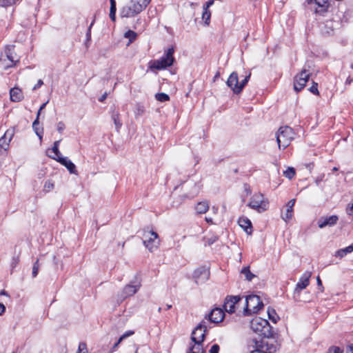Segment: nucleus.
<instances>
[{
    "instance_id": "obj_1",
    "label": "nucleus",
    "mask_w": 353,
    "mask_h": 353,
    "mask_svg": "<svg viewBox=\"0 0 353 353\" xmlns=\"http://www.w3.org/2000/svg\"><path fill=\"white\" fill-rule=\"evenodd\" d=\"M151 0H131L130 3L123 6L120 10L121 17H132L140 13L146 8Z\"/></svg>"
},
{
    "instance_id": "obj_2",
    "label": "nucleus",
    "mask_w": 353,
    "mask_h": 353,
    "mask_svg": "<svg viewBox=\"0 0 353 353\" xmlns=\"http://www.w3.org/2000/svg\"><path fill=\"white\" fill-rule=\"evenodd\" d=\"M252 331L260 336L269 338L272 336L271 327L269 322L261 317H255L250 322Z\"/></svg>"
},
{
    "instance_id": "obj_3",
    "label": "nucleus",
    "mask_w": 353,
    "mask_h": 353,
    "mask_svg": "<svg viewBox=\"0 0 353 353\" xmlns=\"http://www.w3.org/2000/svg\"><path fill=\"white\" fill-rule=\"evenodd\" d=\"M263 307V303L258 295H248L245 298V307L243 308L244 315H250L257 313Z\"/></svg>"
},
{
    "instance_id": "obj_4",
    "label": "nucleus",
    "mask_w": 353,
    "mask_h": 353,
    "mask_svg": "<svg viewBox=\"0 0 353 353\" xmlns=\"http://www.w3.org/2000/svg\"><path fill=\"white\" fill-rule=\"evenodd\" d=\"M174 52V48L172 47V48H168L164 56H163L159 59L153 61L151 63V64L150 65V69H152V70L155 69V70H163L168 67L171 66L173 64L174 61V58L173 56Z\"/></svg>"
},
{
    "instance_id": "obj_5",
    "label": "nucleus",
    "mask_w": 353,
    "mask_h": 353,
    "mask_svg": "<svg viewBox=\"0 0 353 353\" xmlns=\"http://www.w3.org/2000/svg\"><path fill=\"white\" fill-rule=\"evenodd\" d=\"M142 239L144 245L151 252L156 250L160 245V240L157 233L149 229L143 230Z\"/></svg>"
},
{
    "instance_id": "obj_6",
    "label": "nucleus",
    "mask_w": 353,
    "mask_h": 353,
    "mask_svg": "<svg viewBox=\"0 0 353 353\" xmlns=\"http://www.w3.org/2000/svg\"><path fill=\"white\" fill-rule=\"evenodd\" d=\"M294 132L293 130L288 126L281 127L276 133V141L279 148L281 149L286 148L294 139Z\"/></svg>"
},
{
    "instance_id": "obj_7",
    "label": "nucleus",
    "mask_w": 353,
    "mask_h": 353,
    "mask_svg": "<svg viewBox=\"0 0 353 353\" xmlns=\"http://www.w3.org/2000/svg\"><path fill=\"white\" fill-rule=\"evenodd\" d=\"M311 275L312 273L310 272L306 271L300 277L293 292V298L296 301H309L308 299H302L301 297V292L309 285Z\"/></svg>"
},
{
    "instance_id": "obj_8",
    "label": "nucleus",
    "mask_w": 353,
    "mask_h": 353,
    "mask_svg": "<svg viewBox=\"0 0 353 353\" xmlns=\"http://www.w3.org/2000/svg\"><path fill=\"white\" fill-rule=\"evenodd\" d=\"M248 206L261 213L268 210L269 203L262 194L257 193L251 197Z\"/></svg>"
},
{
    "instance_id": "obj_9",
    "label": "nucleus",
    "mask_w": 353,
    "mask_h": 353,
    "mask_svg": "<svg viewBox=\"0 0 353 353\" xmlns=\"http://www.w3.org/2000/svg\"><path fill=\"white\" fill-rule=\"evenodd\" d=\"M14 48V46H7L4 50V55H1L0 58V61L2 62H6V61L4 57L9 61L10 63H6L5 65L6 69L14 66L19 61L20 58L15 53Z\"/></svg>"
},
{
    "instance_id": "obj_10",
    "label": "nucleus",
    "mask_w": 353,
    "mask_h": 353,
    "mask_svg": "<svg viewBox=\"0 0 353 353\" xmlns=\"http://www.w3.org/2000/svg\"><path fill=\"white\" fill-rule=\"evenodd\" d=\"M205 324V321H201L192 331L191 336V340L192 342H203L205 332L208 330L207 325Z\"/></svg>"
},
{
    "instance_id": "obj_11",
    "label": "nucleus",
    "mask_w": 353,
    "mask_h": 353,
    "mask_svg": "<svg viewBox=\"0 0 353 353\" xmlns=\"http://www.w3.org/2000/svg\"><path fill=\"white\" fill-rule=\"evenodd\" d=\"M310 74L305 69H303L294 77V89L296 92L301 91L308 81Z\"/></svg>"
},
{
    "instance_id": "obj_12",
    "label": "nucleus",
    "mask_w": 353,
    "mask_h": 353,
    "mask_svg": "<svg viewBox=\"0 0 353 353\" xmlns=\"http://www.w3.org/2000/svg\"><path fill=\"white\" fill-rule=\"evenodd\" d=\"M241 297L240 296H228L225 298L224 303L225 310L228 313H233L235 311V307L239 304Z\"/></svg>"
},
{
    "instance_id": "obj_13",
    "label": "nucleus",
    "mask_w": 353,
    "mask_h": 353,
    "mask_svg": "<svg viewBox=\"0 0 353 353\" xmlns=\"http://www.w3.org/2000/svg\"><path fill=\"white\" fill-rule=\"evenodd\" d=\"M225 317V312L224 311L219 308V307H215L210 313L205 316L206 319H208V321L211 323H218L223 321Z\"/></svg>"
},
{
    "instance_id": "obj_14",
    "label": "nucleus",
    "mask_w": 353,
    "mask_h": 353,
    "mask_svg": "<svg viewBox=\"0 0 353 353\" xmlns=\"http://www.w3.org/2000/svg\"><path fill=\"white\" fill-rule=\"evenodd\" d=\"M52 159L64 165L70 174H77L75 165L67 157H58V158L52 157Z\"/></svg>"
},
{
    "instance_id": "obj_15",
    "label": "nucleus",
    "mask_w": 353,
    "mask_h": 353,
    "mask_svg": "<svg viewBox=\"0 0 353 353\" xmlns=\"http://www.w3.org/2000/svg\"><path fill=\"white\" fill-rule=\"evenodd\" d=\"M338 21L332 20L326 21L323 26L321 28V32L324 35H332L334 32V30L338 26Z\"/></svg>"
},
{
    "instance_id": "obj_16",
    "label": "nucleus",
    "mask_w": 353,
    "mask_h": 353,
    "mask_svg": "<svg viewBox=\"0 0 353 353\" xmlns=\"http://www.w3.org/2000/svg\"><path fill=\"white\" fill-rule=\"evenodd\" d=\"M338 219V216L336 215L321 217L318 221V225L320 228H323L326 226H332L336 223Z\"/></svg>"
},
{
    "instance_id": "obj_17",
    "label": "nucleus",
    "mask_w": 353,
    "mask_h": 353,
    "mask_svg": "<svg viewBox=\"0 0 353 353\" xmlns=\"http://www.w3.org/2000/svg\"><path fill=\"white\" fill-rule=\"evenodd\" d=\"M208 276L209 271L205 267L199 268L194 272V277L196 283L206 281Z\"/></svg>"
},
{
    "instance_id": "obj_18",
    "label": "nucleus",
    "mask_w": 353,
    "mask_h": 353,
    "mask_svg": "<svg viewBox=\"0 0 353 353\" xmlns=\"http://www.w3.org/2000/svg\"><path fill=\"white\" fill-rule=\"evenodd\" d=\"M14 135L12 130H8L3 137L0 138V150H7L9 146V143Z\"/></svg>"
},
{
    "instance_id": "obj_19",
    "label": "nucleus",
    "mask_w": 353,
    "mask_h": 353,
    "mask_svg": "<svg viewBox=\"0 0 353 353\" xmlns=\"http://www.w3.org/2000/svg\"><path fill=\"white\" fill-rule=\"evenodd\" d=\"M10 100L14 102H19L24 98L22 90L17 87L12 88L10 90Z\"/></svg>"
},
{
    "instance_id": "obj_20",
    "label": "nucleus",
    "mask_w": 353,
    "mask_h": 353,
    "mask_svg": "<svg viewBox=\"0 0 353 353\" xmlns=\"http://www.w3.org/2000/svg\"><path fill=\"white\" fill-rule=\"evenodd\" d=\"M140 288V284L127 285L122 291V296L123 299L134 294Z\"/></svg>"
},
{
    "instance_id": "obj_21",
    "label": "nucleus",
    "mask_w": 353,
    "mask_h": 353,
    "mask_svg": "<svg viewBox=\"0 0 353 353\" xmlns=\"http://www.w3.org/2000/svg\"><path fill=\"white\" fill-rule=\"evenodd\" d=\"M227 85L234 92L235 88L238 87L239 85L238 74L236 72L231 73L229 78L228 79Z\"/></svg>"
},
{
    "instance_id": "obj_22",
    "label": "nucleus",
    "mask_w": 353,
    "mask_h": 353,
    "mask_svg": "<svg viewBox=\"0 0 353 353\" xmlns=\"http://www.w3.org/2000/svg\"><path fill=\"white\" fill-rule=\"evenodd\" d=\"M239 225L248 234L252 233V223L248 218L241 217L239 219Z\"/></svg>"
},
{
    "instance_id": "obj_23",
    "label": "nucleus",
    "mask_w": 353,
    "mask_h": 353,
    "mask_svg": "<svg viewBox=\"0 0 353 353\" xmlns=\"http://www.w3.org/2000/svg\"><path fill=\"white\" fill-rule=\"evenodd\" d=\"M294 203H295V199H291V200H290L288 202V203L286 205V207H287L286 212H285L284 216H283V219L285 221H288V220L292 219V212H293V207L294 205Z\"/></svg>"
},
{
    "instance_id": "obj_24",
    "label": "nucleus",
    "mask_w": 353,
    "mask_h": 353,
    "mask_svg": "<svg viewBox=\"0 0 353 353\" xmlns=\"http://www.w3.org/2000/svg\"><path fill=\"white\" fill-rule=\"evenodd\" d=\"M194 344L191 345L187 353H205L203 347V343L193 342Z\"/></svg>"
},
{
    "instance_id": "obj_25",
    "label": "nucleus",
    "mask_w": 353,
    "mask_h": 353,
    "mask_svg": "<svg viewBox=\"0 0 353 353\" xmlns=\"http://www.w3.org/2000/svg\"><path fill=\"white\" fill-rule=\"evenodd\" d=\"M308 3H311L313 0H306ZM315 3L318 6L319 8H321L320 10L316 9V12H321L325 11L326 8L328 6V0H314Z\"/></svg>"
},
{
    "instance_id": "obj_26",
    "label": "nucleus",
    "mask_w": 353,
    "mask_h": 353,
    "mask_svg": "<svg viewBox=\"0 0 353 353\" xmlns=\"http://www.w3.org/2000/svg\"><path fill=\"white\" fill-rule=\"evenodd\" d=\"M308 3H311L313 0H306ZM315 3L318 6L319 8H321L320 10L316 9V12H321L325 11L326 8L328 6V0H314Z\"/></svg>"
},
{
    "instance_id": "obj_27",
    "label": "nucleus",
    "mask_w": 353,
    "mask_h": 353,
    "mask_svg": "<svg viewBox=\"0 0 353 353\" xmlns=\"http://www.w3.org/2000/svg\"><path fill=\"white\" fill-rule=\"evenodd\" d=\"M352 252H353V243L345 248L340 249L338 251H336L335 253V256L342 259L346 254L351 253Z\"/></svg>"
},
{
    "instance_id": "obj_28",
    "label": "nucleus",
    "mask_w": 353,
    "mask_h": 353,
    "mask_svg": "<svg viewBox=\"0 0 353 353\" xmlns=\"http://www.w3.org/2000/svg\"><path fill=\"white\" fill-rule=\"evenodd\" d=\"M209 209V204L206 201H201L197 203L195 207V210L199 214H204Z\"/></svg>"
},
{
    "instance_id": "obj_29",
    "label": "nucleus",
    "mask_w": 353,
    "mask_h": 353,
    "mask_svg": "<svg viewBox=\"0 0 353 353\" xmlns=\"http://www.w3.org/2000/svg\"><path fill=\"white\" fill-rule=\"evenodd\" d=\"M250 75H251V74L250 73L248 75H247L245 77V79L241 83L239 82L238 87H236L235 90H234V93L235 94H239V93H240L242 91V90L243 89L245 85L248 82V80H249V79L250 77Z\"/></svg>"
},
{
    "instance_id": "obj_30",
    "label": "nucleus",
    "mask_w": 353,
    "mask_h": 353,
    "mask_svg": "<svg viewBox=\"0 0 353 353\" xmlns=\"http://www.w3.org/2000/svg\"><path fill=\"white\" fill-rule=\"evenodd\" d=\"M110 18L112 21H115L116 19V1L115 0H110Z\"/></svg>"
},
{
    "instance_id": "obj_31",
    "label": "nucleus",
    "mask_w": 353,
    "mask_h": 353,
    "mask_svg": "<svg viewBox=\"0 0 353 353\" xmlns=\"http://www.w3.org/2000/svg\"><path fill=\"white\" fill-rule=\"evenodd\" d=\"M112 119L113 120V122L116 126V129L117 131L119 130V129L121 128V125H122V123L121 122L119 121V114L118 112H114L112 115Z\"/></svg>"
},
{
    "instance_id": "obj_32",
    "label": "nucleus",
    "mask_w": 353,
    "mask_h": 353,
    "mask_svg": "<svg viewBox=\"0 0 353 353\" xmlns=\"http://www.w3.org/2000/svg\"><path fill=\"white\" fill-rule=\"evenodd\" d=\"M241 274H244V276H245V279L248 281H251L252 280V279L254 277H255V275L250 272L248 266L243 268L241 270Z\"/></svg>"
},
{
    "instance_id": "obj_33",
    "label": "nucleus",
    "mask_w": 353,
    "mask_h": 353,
    "mask_svg": "<svg viewBox=\"0 0 353 353\" xmlns=\"http://www.w3.org/2000/svg\"><path fill=\"white\" fill-rule=\"evenodd\" d=\"M137 37V34L132 31V30H128L124 34V37L129 39V43L128 45H129L130 43L133 42Z\"/></svg>"
},
{
    "instance_id": "obj_34",
    "label": "nucleus",
    "mask_w": 353,
    "mask_h": 353,
    "mask_svg": "<svg viewBox=\"0 0 353 353\" xmlns=\"http://www.w3.org/2000/svg\"><path fill=\"white\" fill-rule=\"evenodd\" d=\"M60 141H61V139L54 141V143L53 144V147L52 148V152L54 153V157H56V158H58V157H61V153L59 150V145ZM50 157L52 159L53 157Z\"/></svg>"
},
{
    "instance_id": "obj_35",
    "label": "nucleus",
    "mask_w": 353,
    "mask_h": 353,
    "mask_svg": "<svg viewBox=\"0 0 353 353\" xmlns=\"http://www.w3.org/2000/svg\"><path fill=\"white\" fill-rule=\"evenodd\" d=\"M268 314L269 319L273 322L276 323L277 320L279 319L278 315L276 314L275 310L274 309H268Z\"/></svg>"
},
{
    "instance_id": "obj_36",
    "label": "nucleus",
    "mask_w": 353,
    "mask_h": 353,
    "mask_svg": "<svg viewBox=\"0 0 353 353\" xmlns=\"http://www.w3.org/2000/svg\"><path fill=\"white\" fill-rule=\"evenodd\" d=\"M155 98L157 101L161 102H164L170 100L169 95L163 92L156 94Z\"/></svg>"
},
{
    "instance_id": "obj_37",
    "label": "nucleus",
    "mask_w": 353,
    "mask_h": 353,
    "mask_svg": "<svg viewBox=\"0 0 353 353\" xmlns=\"http://www.w3.org/2000/svg\"><path fill=\"white\" fill-rule=\"evenodd\" d=\"M211 13L208 10H203L202 14V19L204 20L205 24L208 26L210 24Z\"/></svg>"
},
{
    "instance_id": "obj_38",
    "label": "nucleus",
    "mask_w": 353,
    "mask_h": 353,
    "mask_svg": "<svg viewBox=\"0 0 353 353\" xmlns=\"http://www.w3.org/2000/svg\"><path fill=\"white\" fill-rule=\"evenodd\" d=\"M283 174L285 177L289 179H292L295 175V170L293 168H288L284 172Z\"/></svg>"
},
{
    "instance_id": "obj_39",
    "label": "nucleus",
    "mask_w": 353,
    "mask_h": 353,
    "mask_svg": "<svg viewBox=\"0 0 353 353\" xmlns=\"http://www.w3.org/2000/svg\"><path fill=\"white\" fill-rule=\"evenodd\" d=\"M218 237L214 235H212L210 236H205L204 238L205 240V245H210L213 244L215 241H216Z\"/></svg>"
},
{
    "instance_id": "obj_40",
    "label": "nucleus",
    "mask_w": 353,
    "mask_h": 353,
    "mask_svg": "<svg viewBox=\"0 0 353 353\" xmlns=\"http://www.w3.org/2000/svg\"><path fill=\"white\" fill-rule=\"evenodd\" d=\"M54 183L51 181L50 180H48L46 181L44 185H43V191L48 192L51 191L54 188Z\"/></svg>"
},
{
    "instance_id": "obj_41",
    "label": "nucleus",
    "mask_w": 353,
    "mask_h": 353,
    "mask_svg": "<svg viewBox=\"0 0 353 353\" xmlns=\"http://www.w3.org/2000/svg\"><path fill=\"white\" fill-rule=\"evenodd\" d=\"M39 269V260L37 259L33 264L32 272V277L35 278L37 276Z\"/></svg>"
},
{
    "instance_id": "obj_42",
    "label": "nucleus",
    "mask_w": 353,
    "mask_h": 353,
    "mask_svg": "<svg viewBox=\"0 0 353 353\" xmlns=\"http://www.w3.org/2000/svg\"><path fill=\"white\" fill-rule=\"evenodd\" d=\"M77 353H88L85 343L81 342L79 343Z\"/></svg>"
},
{
    "instance_id": "obj_43",
    "label": "nucleus",
    "mask_w": 353,
    "mask_h": 353,
    "mask_svg": "<svg viewBox=\"0 0 353 353\" xmlns=\"http://www.w3.org/2000/svg\"><path fill=\"white\" fill-rule=\"evenodd\" d=\"M39 119L38 117H37L36 119L32 123V128H34L37 135L39 137L40 139L42 138V132H39L38 131V129L37 128V125H39Z\"/></svg>"
},
{
    "instance_id": "obj_44",
    "label": "nucleus",
    "mask_w": 353,
    "mask_h": 353,
    "mask_svg": "<svg viewBox=\"0 0 353 353\" xmlns=\"http://www.w3.org/2000/svg\"><path fill=\"white\" fill-rule=\"evenodd\" d=\"M134 333V331L132 330H129V331H127L126 332H125L123 335H121L119 338H120V341H123V340H124L125 339H126L127 337L128 336H130L132 335H133Z\"/></svg>"
},
{
    "instance_id": "obj_45",
    "label": "nucleus",
    "mask_w": 353,
    "mask_h": 353,
    "mask_svg": "<svg viewBox=\"0 0 353 353\" xmlns=\"http://www.w3.org/2000/svg\"><path fill=\"white\" fill-rule=\"evenodd\" d=\"M65 125L64 124L63 122L62 121H59L58 123H57V131L59 132V133H62L63 131L65 130Z\"/></svg>"
},
{
    "instance_id": "obj_46",
    "label": "nucleus",
    "mask_w": 353,
    "mask_h": 353,
    "mask_svg": "<svg viewBox=\"0 0 353 353\" xmlns=\"http://www.w3.org/2000/svg\"><path fill=\"white\" fill-rule=\"evenodd\" d=\"M310 91L314 94H319V90L317 88V83H314L313 85L310 88Z\"/></svg>"
},
{
    "instance_id": "obj_47",
    "label": "nucleus",
    "mask_w": 353,
    "mask_h": 353,
    "mask_svg": "<svg viewBox=\"0 0 353 353\" xmlns=\"http://www.w3.org/2000/svg\"><path fill=\"white\" fill-rule=\"evenodd\" d=\"M219 346L217 344H214L210 350H209V353H219Z\"/></svg>"
},
{
    "instance_id": "obj_48",
    "label": "nucleus",
    "mask_w": 353,
    "mask_h": 353,
    "mask_svg": "<svg viewBox=\"0 0 353 353\" xmlns=\"http://www.w3.org/2000/svg\"><path fill=\"white\" fill-rule=\"evenodd\" d=\"M327 353H342V351L338 347H332L329 349Z\"/></svg>"
},
{
    "instance_id": "obj_49",
    "label": "nucleus",
    "mask_w": 353,
    "mask_h": 353,
    "mask_svg": "<svg viewBox=\"0 0 353 353\" xmlns=\"http://www.w3.org/2000/svg\"><path fill=\"white\" fill-rule=\"evenodd\" d=\"M346 212L349 215L353 214V203L349 204L346 208Z\"/></svg>"
},
{
    "instance_id": "obj_50",
    "label": "nucleus",
    "mask_w": 353,
    "mask_h": 353,
    "mask_svg": "<svg viewBox=\"0 0 353 353\" xmlns=\"http://www.w3.org/2000/svg\"><path fill=\"white\" fill-rule=\"evenodd\" d=\"M316 281H317V285H318V287H319V289L321 291V292H323V285H322V281L320 279L319 276H317V279H316Z\"/></svg>"
},
{
    "instance_id": "obj_51",
    "label": "nucleus",
    "mask_w": 353,
    "mask_h": 353,
    "mask_svg": "<svg viewBox=\"0 0 353 353\" xmlns=\"http://www.w3.org/2000/svg\"><path fill=\"white\" fill-rule=\"evenodd\" d=\"M122 341H120V338L119 339V340L117 341V342H116L114 345L112 346V347L111 348L110 350V353L114 352L117 348L118 347L119 345L121 343Z\"/></svg>"
},
{
    "instance_id": "obj_52",
    "label": "nucleus",
    "mask_w": 353,
    "mask_h": 353,
    "mask_svg": "<svg viewBox=\"0 0 353 353\" xmlns=\"http://www.w3.org/2000/svg\"><path fill=\"white\" fill-rule=\"evenodd\" d=\"M214 1V0H210L208 1L205 5L203 6V10H208V8L213 5Z\"/></svg>"
},
{
    "instance_id": "obj_53",
    "label": "nucleus",
    "mask_w": 353,
    "mask_h": 353,
    "mask_svg": "<svg viewBox=\"0 0 353 353\" xmlns=\"http://www.w3.org/2000/svg\"><path fill=\"white\" fill-rule=\"evenodd\" d=\"M43 84V81H42L41 79H39V80L37 81V84H36V85H34V86L33 87V88H32V89H33L34 90H37V88H39V87H41Z\"/></svg>"
},
{
    "instance_id": "obj_54",
    "label": "nucleus",
    "mask_w": 353,
    "mask_h": 353,
    "mask_svg": "<svg viewBox=\"0 0 353 353\" xmlns=\"http://www.w3.org/2000/svg\"><path fill=\"white\" fill-rule=\"evenodd\" d=\"M6 311V307L5 305L0 303V315H2Z\"/></svg>"
},
{
    "instance_id": "obj_55",
    "label": "nucleus",
    "mask_w": 353,
    "mask_h": 353,
    "mask_svg": "<svg viewBox=\"0 0 353 353\" xmlns=\"http://www.w3.org/2000/svg\"><path fill=\"white\" fill-rule=\"evenodd\" d=\"M345 353H353V344L348 346Z\"/></svg>"
},
{
    "instance_id": "obj_56",
    "label": "nucleus",
    "mask_w": 353,
    "mask_h": 353,
    "mask_svg": "<svg viewBox=\"0 0 353 353\" xmlns=\"http://www.w3.org/2000/svg\"><path fill=\"white\" fill-rule=\"evenodd\" d=\"M250 353H266V352L264 351L260 350L259 349H256L254 350L251 351Z\"/></svg>"
},
{
    "instance_id": "obj_57",
    "label": "nucleus",
    "mask_w": 353,
    "mask_h": 353,
    "mask_svg": "<svg viewBox=\"0 0 353 353\" xmlns=\"http://www.w3.org/2000/svg\"><path fill=\"white\" fill-rule=\"evenodd\" d=\"M107 97V93H104L99 99L100 101H103Z\"/></svg>"
},
{
    "instance_id": "obj_58",
    "label": "nucleus",
    "mask_w": 353,
    "mask_h": 353,
    "mask_svg": "<svg viewBox=\"0 0 353 353\" xmlns=\"http://www.w3.org/2000/svg\"><path fill=\"white\" fill-rule=\"evenodd\" d=\"M48 103V101H47L46 103H43V104L40 106V108H39L40 110H43L46 108V105H47V103Z\"/></svg>"
},
{
    "instance_id": "obj_59",
    "label": "nucleus",
    "mask_w": 353,
    "mask_h": 353,
    "mask_svg": "<svg viewBox=\"0 0 353 353\" xmlns=\"http://www.w3.org/2000/svg\"><path fill=\"white\" fill-rule=\"evenodd\" d=\"M138 112L139 114H142L143 112V108L142 106H139Z\"/></svg>"
},
{
    "instance_id": "obj_60",
    "label": "nucleus",
    "mask_w": 353,
    "mask_h": 353,
    "mask_svg": "<svg viewBox=\"0 0 353 353\" xmlns=\"http://www.w3.org/2000/svg\"><path fill=\"white\" fill-rule=\"evenodd\" d=\"M205 221L209 223H212V218H208V217H205Z\"/></svg>"
},
{
    "instance_id": "obj_61",
    "label": "nucleus",
    "mask_w": 353,
    "mask_h": 353,
    "mask_svg": "<svg viewBox=\"0 0 353 353\" xmlns=\"http://www.w3.org/2000/svg\"><path fill=\"white\" fill-rule=\"evenodd\" d=\"M0 295H6V296H8V294H7V292L4 290H1L0 292Z\"/></svg>"
},
{
    "instance_id": "obj_62",
    "label": "nucleus",
    "mask_w": 353,
    "mask_h": 353,
    "mask_svg": "<svg viewBox=\"0 0 353 353\" xmlns=\"http://www.w3.org/2000/svg\"><path fill=\"white\" fill-rule=\"evenodd\" d=\"M321 180H322V179H319V178H317V179H316V181H315L316 184V185H319V183H320V181H321Z\"/></svg>"
},
{
    "instance_id": "obj_63",
    "label": "nucleus",
    "mask_w": 353,
    "mask_h": 353,
    "mask_svg": "<svg viewBox=\"0 0 353 353\" xmlns=\"http://www.w3.org/2000/svg\"><path fill=\"white\" fill-rule=\"evenodd\" d=\"M92 25V23L90 25V28H89V30H88V33H87V36H88V37H90V28H91Z\"/></svg>"
},
{
    "instance_id": "obj_64",
    "label": "nucleus",
    "mask_w": 353,
    "mask_h": 353,
    "mask_svg": "<svg viewBox=\"0 0 353 353\" xmlns=\"http://www.w3.org/2000/svg\"><path fill=\"white\" fill-rule=\"evenodd\" d=\"M42 110H40V109H39L38 112H37V117H38V118H39V116H40V114H41V112Z\"/></svg>"
}]
</instances>
